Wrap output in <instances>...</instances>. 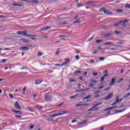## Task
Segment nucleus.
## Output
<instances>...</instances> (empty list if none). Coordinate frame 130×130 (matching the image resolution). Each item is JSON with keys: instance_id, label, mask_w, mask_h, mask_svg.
I'll use <instances>...</instances> for the list:
<instances>
[{"instance_id": "1", "label": "nucleus", "mask_w": 130, "mask_h": 130, "mask_svg": "<svg viewBox=\"0 0 130 130\" xmlns=\"http://www.w3.org/2000/svg\"><path fill=\"white\" fill-rule=\"evenodd\" d=\"M16 34H17L18 35H22V36H24V37H29V38H30V39H32V40H36V39L33 37H37V36L34 35H28V30L18 31L17 32Z\"/></svg>"}, {"instance_id": "2", "label": "nucleus", "mask_w": 130, "mask_h": 130, "mask_svg": "<svg viewBox=\"0 0 130 130\" xmlns=\"http://www.w3.org/2000/svg\"><path fill=\"white\" fill-rule=\"evenodd\" d=\"M69 112L68 111H60V112L54 114H52L49 115V117H55V116H61Z\"/></svg>"}, {"instance_id": "3", "label": "nucleus", "mask_w": 130, "mask_h": 130, "mask_svg": "<svg viewBox=\"0 0 130 130\" xmlns=\"http://www.w3.org/2000/svg\"><path fill=\"white\" fill-rule=\"evenodd\" d=\"M102 104V102L99 103L95 105H94L93 107H92L91 108H89L88 110V111H95L96 110H99V108H97V107L101 105Z\"/></svg>"}, {"instance_id": "4", "label": "nucleus", "mask_w": 130, "mask_h": 130, "mask_svg": "<svg viewBox=\"0 0 130 130\" xmlns=\"http://www.w3.org/2000/svg\"><path fill=\"white\" fill-rule=\"evenodd\" d=\"M14 106L16 109H18V110H21V106H20V105H19V102H16L14 104Z\"/></svg>"}, {"instance_id": "5", "label": "nucleus", "mask_w": 130, "mask_h": 130, "mask_svg": "<svg viewBox=\"0 0 130 130\" xmlns=\"http://www.w3.org/2000/svg\"><path fill=\"white\" fill-rule=\"evenodd\" d=\"M119 103H120V101L118 99V96H117L116 99V101L113 104H112V106H113V105H116V104H118Z\"/></svg>"}, {"instance_id": "6", "label": "nucleus", "mask_w": 130, "mask_h": 130, "mask_svg": "<svg viewBox=\"0 0 130 130\" xmlns=\"http://www.w3.org/2000/svg\"><path fill=\"white\" fill-rule=\"evenodd\" d=\"M45 101H47V102L51 101V100H52V96L50 95L46 96H45Z\"/></svg>"}, {"instance_id": "7", "label": "nucleus", "mask_w": 130, "mask_h": 130, "mask_svg": "<svg viewBox=\"0 0 130 130\" xmlns=\"http://www.w3.org/2000/svg\"><path fill=\"white\" fill-rule=\"evenodd\" d=\"M115 80H116V77L115 78H112V80L110 82L109 86H113V85L115 84Z\"/></svg>"}, {"instance_id": "8", "label": "nucleus", "mask_w": 130, "mask_h": 130, "mask_svg": "<svg viewBox=\"0 0 130 130\" xmlns=\"http://www.w3.org/2000/svg\"><path fill=\"white\" fill-rule=\"evenodd\" d=\"M113 97V93L112 92L108 95V96L106 98L105 100H108V99H110V98H112Z\"/></svg>"}, {"instance_id": "9", "label": "nucleus", "mask_w": 130, "mask_h": 130, "mask_svg": "<svg viewBox=\"0 0 130 130\" xmlns=\"http://www.w3.org/2000/svg\"><path fill=\"white\" fill-rule=\"evenodd\" d=\"M51 28V26H47L46 27H43L41 28L40 30L41 31H45L46 30H48L49 29H50Z\"/></svg>"}, {"instance_id": "10", "label": "nucleus", "mask_w": 130, "mask_h": 130, "mask_svg": "<svg viewBox=\"0 0 130 130\" xmlns=\"http://www.w3.org/2000/svg\"><path fill=\"white\" fill-rule=\"evenodd\" d=\"M19 49L20 50H25V51H27V50H29V47H25V46H23V47H21L19 48Z\"/></svg>"}, {"instance_id": "11", "label": "nucleus", "mask_w": 130, "mask_h": 130, "mask_svg": "<svg viewBox=\"0 0 130 130\" xmlns=\"http://www.w3.org/2000/svg\"><path fill=\"white\" fill-rule=\"evenodd\" d=\"M64 60H66V61L62 63V67H63V66H66V64H67V63H69V61H70V59L65 58Z\"/></svg>"}, {"instance_id": "12", "label": "nucleus", "mask_w": 130, "mask_h": 130, "mask_svg": "<svg viewBox=\"0 0 130 130\" xmlns=\"http://www.w3.org/2000/svg\"><path fill=\"white\" fill-rule=\"evenodd\" d=\"M20 41H23V42H25V43H30V41L27 39H20Z\"/></svg>"}, {"instance_id": "13", "label": "nucleus", "mask_w": 130, "mask_h": 130, "mask_svg": "<svg viewBox=\"0 0 130 130\" xmlns=\"http://www.w3.org/2000/svg\"><path fill=\"white\" fill-rule=\"evenodd\" d=\"M104 14H106V15H111V14H112V12L111 11L106 10L104 11Z\"/></svg>"}, {"instance_id": "14", "label": "nucleus", "mask_w": 130, "mask_h": 130, "mask_svg": "<svg viewBox=\"0 0 130 130\" xmlns=\"http://www.w3.org/2000/svg\"><path fill=\"white\" fill-rule=\"evenodd\" d=\"M41 83H42V80H37L35 81L36 85H39V84H41Z\"/></svg>"}, {"instance_id": "15", "label": "nucleus", "mask_w": 130, "mask_h": 130, "mask_svg": "<svg viewBox=\"0 0 130 130\" xmlns=\"http://www.w3.org/2000/svg\"><path fill=\"white\" fill-rule=\"evenodd\" d=\"M130 93H127L123 96V99H126L129 97Z\"/></svg>"}, {"instance_id": "16", "label": "nucleus", "mask_w": 130, "mask_h": 130, "mask_svg": "<svg viewBox=\"0 0 130 130\" xmlns=\"http://www.w3.org/2000/svg\"><path fill=\"white\" fill-rule=\"evenodd\" d=\"M122 22H123L125 24H127V23H128L129 21L128 19H126L124 21H119V24L122 23Z\"/></svg>"}, {"instance_id": "17", "label": "nucleus", "mask_w": 130, "mask_h": 130, "mask_svg": "<svg viewBox=\"0 0 130 130\" xmlns=\"http://www.w3.org/2000/svg\"><path fill=\"white\" fill-rule=\"evenodd\" d=\"M87 120H83L81 121L79 123L81 125H83L85 124L86 123V122H87Z\"/></svg>"}, {"instance_id": "18", "label": "nucleus", "mask_w": 130, "mask_h": 130, "mask_svg": "<svg viewBox=\"0 0 130 130\" xmlns=\"http://www.w3.org/2000/svg\"><path fill=\"white\" fill-rule=\"evenodd\" d=\"M58 37V38H68V36L64 35H60Z\"/></svg>"}, {"instance_id": "19", "label": "nucleus", "mask_w": 130, "mask_h": 130, "mask_svg": "<svg viewBox=\"0 0 130 130\" xmlns=\"http://www.w3.org/2000/svg\"><path fill=\"white\" fill-rule=\"evenodd\" d=\"M105 45H112L113 44V43L112 42H107L105 43Z\"/></svg>"}, {"instance_id": "20", "label": "nucleus", "mask_w": 130, "mask_h": 130, "mask_svg": "<svg viewBox=\"0 0 130 130\" xmlns=\"http://www.w3.org/2000/svg\"><path fill=\"white\" fill-rule=\"evenodd\" d=\"M125 110V109H123L122 110H118L116 111V113H120V112H123Z\"/></svg>"}, {"instance_id": "21", "label": "nucleus", "mask_w": 130, "mask_h": 130, "mask_svg": "<svg viewBox=\"0 0 130 130\" xmlns=\"http://www.w3.org/2000/svg\"><path fill=\"white\" fill-rule=\"evenodd\" d=\"M85 104H78L75 105V107H80V106H84Z\"/></svg>"}, {"instance_id": "22", "label": "nucleus", "mask_w": 130, "mask_h": 130, "mask_svg": "<svg viewBox=\"0 0 130 130\" xmlns=\"http://www.w3.org/2000/svg\"><path fill=\"white\" fill-rule=\"evenodd\" d=\"M48 121H53V119L51 118V117H49L46 119Z\"/></svg>"}, {"instance_id": "23", "label": "nucleus", "mask_w": 130, "mask_h": 130, "mask_svg": "<svg viewBox=\"0 0 130 130\" xmlns=\"http://www.w3.org/2000/svg\"><path fill=\"white\" fill-rule=\"evenodd\" d=\"M90 97H91V95L88 94V95H87V96L84 98L83 99V100H87V99H89V98H90Z\"/></svg>"}, {"instance_id": "24", "label": "nucleus", "mask_w": 130, "mask_h": 130, "mask_svg": "<svg viewBox=\"0 0 130 130\" xmlns=\"http://www.w3.org/2000/svg\"><path fill=\"white\" fill-rule=\"evenodd\" d=\"M103 35L106 37H109V36H111V35H112V34H103Z\"/></svg>"}, {"instance_id": "25", "label": "nucleus", "mask_w": 130, "mask_h": 130, "mask_svg": "<svg viewBox=\"0 0 130 130\" xmlns=\"http://www.w3.org/2000/svg\"><path fill=\"white\" fill-rule=\"evenodd\" d=\"M96 43L98 44V43H101V42H103V40L101 39V40H96Z\"/></svg>"}, {"instance_id": "26", "label": "nucleus", "mask_w": 130, "mask_h": 130, "mask_svg": "<svg viewBox=\"0 0 130 130\" xmlns=\"http://www.w3.org/2000/svg\"><path fill=\"white\" fill-rule=\"evenodd\" d=\"M105 87V86L104 85H102L98 88V90H102V89H104Z\"/></svg>"}, {"instance_id": "27", "label": "nucleus", "mask_w": 130, "mask_h": 130, "mask_svg": "<svg viewBox=\"0 0 130 130\" xmlns=\"http://www.w3.org/2000/svg\"><path fill=\"white\" fill-rule=\"evenodd\" d=\"M13 5L15 7H22V5L21 4H18L14 3Z\"/></svg>"}, {"instance_id": "28", "label": "nucleus", "mask_w": 130, "mask_h": 130, "mask_svg": "<svg viewBox=\"0 0 130 130\" xmlns=\"http://www.w3.org/2000/svg\"><path fill=\"white\" fill-rule=\"evenodd\" d=\"M69 82L70 83H75V82H77L76 79H70Z\"/></svg>"}, {"instance_id": "29", "label": "nucleus", "mask_w": 130, "mask_h": 130, "mask_svg": "<svg viewBox=\"0 0 130 130\" xmlns=\"http://www.w3.org/2000/svg\"><path fill=\"white\" fill-rule=\"evenodd\" d=\"M89 82H90L92 84H94V83L95 85H96V83H97V81H96V80H89Z\"/></svg>"}, {"instance_id": "30", "label": "nucleus", "mask_w": 130, "mask_h": 130, "mask_svg": "<svg viewBox=\"0 0 130 130\" xmlns=\"http://www.w3.org/2000/svg\"><path fill=\"white\" fill-rule=\"evenodd\" d=\"M101 92V91H100V90H96V91L93 93V94H94V95H97V94H99Z\"/></svg>"}, {"instance_id": "31", "label": "nucleus", "mask_w": 130, "mask_h": 130, "mask_svg": "<svg viewBox=\"0 0 130 130\" xmlns=\"http://www.w3.org/2000/svg\"><path fill=\"white\" fill-rule=\"evenodd\" d=\"M94 86H95V84L91 83V84H89L88 87L89 88H93V87H94Z\"/></svg>"}, {"instance_id": "32", "label": "nucleus", "mask_w": 130, "mask_h": 130, "mask_svg": "<svg viewBox=\"0 0 130 130\" xmlns=\"http://www.w3.org/2000/svg\"><path fill=\"white\" fill-rule=\"evenodd\" d=\"M117 13H122L123 11L122 9H119L116 10Z\"/></svg>"}, {"instance_id": "33", "label": "nucleus", "mask_w": 130, "mask_h": 130, "mask_svg": "<svg viewBox=\"0 0 130 130\" xmlns=\"http://www.w3.org/2000/svg\"><path fill=\"white\" fill-rule=\"evenodd\" d=\"M12 111L13 112H15V113H19H19H20V114H22V112H21L20 111H16L15 110H12Z\"/></svg>"}, {"instance_id": "34", "label": "nucleus", "mask_w": 130, "mask_h": 130, "mask_svg": "<svg viewBox=\"0 0 130 130\" xmlns=\"http://www.w3.org/2000/svg\"><path fill=\"white\" fill-rule=\"evenodd\" d=\"M94 39V37H92L91 38L88 39L87 41V42H90V41H92Z\"/></svg>"}, {"instance_id": "35", "label": "nucleus", "mask_w": 130, "mask_h": 130, "mask_svg": "<svg viewBox=\"0 0 130 130\" xmlns=\"http://www.w3.org/2000/svg\"><path fill=\"white\" fill-rule=\"evenodd\" d=\"M73 23H74L75 24L77 23H79V24H81V21H80V20H75L73 22Z\"/></svg>"}, {"instance_id": "36", "label": "nucleus", "mask_w": 130, "mask_h": 130, "mask_svg": "<svg viewBox=\"0 0 130 130\" xmlns=\"http://www.w3.org/2000/svg\"><path fill=\"white\" fill-rule=\"evenodd\" d=\"M89 90V88H86V89H83L81 90H79L77 91V92H80V91H88Z\"/></svg>"}, {"instance_id": "37", "label": "nucleus", "mask_w": 130, "mask_h": 130, "mask_svg": "<svg viewBox=\"0 0 130 130\" xmlns=\"http://www.w3.org/2000/svg\"><path fill=\"white\" fill-rule=\"evenodd\" d=\"M105 10V8H102L100 9V12H103L104 13Z\"/></svg>"}, {"instance_id": "38", "label": "nucleus", "mask_w": 130, "mask_h": 130, "mask_svg": "<svg viewBox=\"0 0 130 130\" xmlns=\"http://www.w3.org/2000/svg\"><path fill=\"white\" fill-rule=\"evenodd\" d=\"M115 107H116V106H114V107L108 108L107 109H106V110H109L110 109H113L115 108Z\"/></svg>"}, {"instance_id": "39", "label": "nucleus", "mask_w": 130, "mask_h": 130, "mask_svg": "<svg viewBox=\"0 0 130 130\" xmlns=\"http://www.w3.org/2000/svg\"><path fill=\"white\" fill-rule=\"evenodd\" d=\"M41 55H43V53H41V52H38V56L39 57H40V56H41Z\"/></svg>"}, {"instance_id": "40", "label": "nucleus", "mask_w": 130, "mask_h": 130, "mask_svg": "<svg viewBox=\"0 0 130 130\" xmlns=\"http://www.w3.org/2000/svg\"><path fill=\"white\" fill-rule=\"evenodd\" d=\"M82 72L81 71H76L74 72V74H81Z\"/></svg>"}, {"instance_id": "41", "label": "nucleus", "mask_w": 130, "mask_h": 130, "mask_svg": "<svg viewBox=\"0 0 130 130\" xmlns=\"http://www.w3.org/2000/svg\"><path fill=\"white\" fill-rule=\"evenodd\" d=\"M114 33H115V34H117V35L121 34V32L118 31L117 30L114 31Z\"/></svg>"}, {"instance_id": "42", "label": "nucleus", "mask_w": 130, "mask_h": 130, "mask_svg": "<svg viewBox=\"0 0 130 130\" xmlns=\"http://www.w3.org/2000/svg\"><path fill=\"white\" fill-rule=\"evenodd\" d=\"M76 96H78V94H75L72 96H70V99H74V98H76Z\"/></svg>"}, {"instance_id": "43", "label": "nucleus", "mask_w": 130, "mask_h": 130, "mask_svg": "<svg viewBox=\"0 0 130 130\" xmlns=\"http://www.w3.org/2000/svg\"><path fill=\"white\" fill-rule=\"evenodd\" d=\"M105 58L104 57H101L100 58H99V60L100 61H103V60H104Z\"/></svg>"}, {"instance_id": "44", "label": "nucleus", "mask_w": 130, "mask_h": 130, "mask_svg": "<svg viewBox=\"0 0 130 130\" xmlns=\"http://www.w3.org/2000/svg\"><path fill=\"white\" fill-rule=\"evenodd\" d=\"M123 81V78H120L119 80H118L117 83H121Z\"/></svg>"}, {"instance_id": "45", "label": "nucleus", "mask_w": 130, "mask_h": 130, "mask_svg": "<svg viewBox=\"0 0 130 130\" xmlns=\"http://www.w3.org/2000/svg\"><path fill=\"white\" fill-rule=\"evenodd\" d=\"M54 67H62V64H56Z\"/></svg>"}, {"instance_id": "46", "label": "nucleus", "mask_w": 130, "mask_h": 130, "mask_svg": "<svg viewBox=\"0 0 130 130\" xmlns=\"http://www.w3.org/2000/svg\"><path fill=\"white\" fill-rule=\"evenodd\" d=\"M75 58L76 59H77V60H79L80 59V56L79 55L75 56Z\"/></svg>"}, {"instance_id": "47", "label": "nucleus", "mask_w": 130, "mask_h": 130, "mask_svg": "<svg viewBox=\"0 0 130 130\" xmlns=\"http://www.w3.org/2000/svg\"><path fill=\"white\" fill-rule=\"evenodd\" d=\"M16 118H22V115H15Z\"/></svg>"}, {"instance_id": "48", "label": "nucleus", "mask_w": 130, "mask_h": 130, "mask_svg": "<svg viewBox=\"0 0 130 130\" xmlns=\"http://www.w3.org/2000/svg\"><path fill=\"white\" fill-rule=\"evenodd\" d=\"M64 104V102H62L60 103L59 105H58V106L59 107L62 106V105H63Z\"/></svg>"}, {"instance_id": "49", "label": "nucleus", "mask_w": 130, "mask_h": 130, "mask_svg": "<svg viewBox=\"0 0 130 130\" xmlns=\"http://www.w3.org/2000/svg\"><path fill=\"white\" fill-rule=\"evenodd\" d=\"M104 80H105V78L104 76L101 77V79H100V81L101 82H102L103 81H104Z\"/></svg>"}, {"instance_id": "50", "label": "nucleus", "mask_w": 130, "mask_h": 130, "mask_svg": "<svg viewBox=\"0 0 130 130\" xmlns=\"http://www.w3.org/2000/svg\"><path fill=\"white\" fill-rule=\"evenodd\" d=\"M92 75H93V76L94 77H96V76H98V73H97V72L93 73Z\"/></svg>"}, {"instance_id": "51", "label": "nucleus", "mask_w": 130, "mask_h": 130, "mask_svg": "<svg viewBox=\"0 0 130 130\" xmlns=\"http://www.w3.org/2000/svg\"><path fill=\"white\" fill-rule=\"evenodd\" d=\"M99 97H100V94H95V95H94V98H99Z\"/></svg>"}, {"instance_id": "52", "label": "nucleus", "mask_w": 130, "mask_h": 130, "mask_svg": "<svg viewBox=\"0 0 130 130\" xmlns=\"http://www.w3.org/2000/svg\"><path fill=\"white\" fill-rule=\"evenodd\" d=\"M125 8H126V9H130V4L125 5Z\"/></svg>"}, {"instance_id": "53", "label": "nucleus", "mask_w": 130, "mask_h": 130, "mask_svg": "<svg viewBox=\"0 0 130 130\" xmlns=\"http://www.w3.org/2000/svg\"><path fill=\"white\" fill-rule=\"evenodd\" d=\"M26 89H27V88L26 87H23V93H25L26 92Z\"/></svg>"}, {"instance_id": "54", "label": "nucleus", "mask_w": 130, "mask_h": 130, "mask_svg": "<svg viewBox=\"0 0 130 130\" xmlns=\"http://www.w3.org/2000/svg\"><path fill=\"white\" fill-rule=\"evenodd\" d=\"M121 26L122 27H125V23L124 22H122Z\"/></svg>"}, {"instance_id": "55", "label": "nucleus", "mask_w": 130, "mask_h": 130, "mask_svg": "<svg viewBox=\"0 0 130 130\" xmlns=\"http://www.w3.org/2000/svg\"><path fill=\"white\" fill-rule=\"evenodd\" d=\"M21 70H28V69L23 66V67L21 68Z\"/></svg>"}, {"instance_id": "56", "label": "nucleus", "mask_w": 130, "mask_h": 130, "mask_svg": "<svg viewBox=\"0 0 130 130\" xmlns=\"http://www.w3.org/2000/svg\"><path fill=\"white\" fill-rule=\"evenodd\" d=\"M72 123H74V122H78V120L75 119L72 121Z\"/></svg>"}, {"instance_id": "57", "label": "nucleus", "mask_w": 130, "mask_h": 130, "mask_svg": "<svg viewBox=\"0 0 130 130\" xmlns=\"http://www.w3.org/2000/svg\"><path fill=\"white\" fill-rule=\"evenodd\" d=\"M9 95L11 99H13V98H14V96L12 94L10 93Z\"/></svg>"}, {"instance_id": "58", "label": "nucleus", "mask_w": 130, "mask_h": 130, "mask_svg": "<svg viewBox=\"0 0 130 130\" xmlns=\"http://www.w3.org/2000/svg\"><path fill=\"white\" fill-rule=\"evenodd\" d=\"M118 44H119V45H123V42H118Z\"/></svg>"}, {"instance_id": "59", "label": "nucleus", "mask_w": 130, "mask_h": 130, "mask_svg": "<svg viewBox=\"0 0 130 130\" xmlns=\"http://www.w3.org/2000/svg\"><path fill=\"white\" fill-rule=\"evenodd\" d=\"M90 62L91 63H94V62H95V61H94V60H93V59H91V60H90Z\"/></svg>"}, {"instance_id": "60", "label": "nucleus", "mask_w": 130, "mask_h": 130, "mask_svg": "<svg viewBox=\"0 0 130 130\" xmlns=\"http://www.w3.org/2000/svg\"><path fill=\"white\" fill-rule=\"evenodd\" d=\"M110 87H109L106 88H105V91H108V90H110Z\"/></svg>"}, {"instance_id": "61", "label": "nucleus", "mask_w": 130, "mask_h": 130, "mask_svg": "<svg viewBox=\"0 0 130 130\" xmlns=\"http://www.w3.org/2000/svg\"><path fill=\"white\" fill-rule=\"evenodd\" d=\"M32 97H33V98H34V99H35V98H36V97H37V95L34 94L32 95Z\"/></svg>"}, {"instance_id": "62", "label": "nucleus", "mask_w": 130, "mask_h": 130, "mask_svg": "<svg viewBox=\"0 0 130 130\" xmlns=\"http://www.w3.org/2000/svg\"><path fill=\"white\" fill-rule=\"evenodd\" d=\"M119 24L120 23L119 22V23H115L114 25L116 26V27H118V26H119Z\"/></svg>"}, {"instance_id": "63", "label": "nucleus", "mask_w": 130, "mask_h": 130, "mask_svg": "<svg viewBox=\"0 0 130 130\" xmlns=\"http://www.w3.org/2000/svg\"><path fill=\"white\" fill-rule=\"evenodd\" d=\"M81 7H83V5H82L81 4H78L77 5V8H81Z\"/></svg>"}, {"instance_id": "64", "label": "nucleus", "mask_w": 130, "mask_h": 130, "mask_svg": "<svg viewBox=\"0 0 130 130\" xmlns=\"http://www.w3.org/2000/svg\"><path fill=\"white\" fill-rule=\"evenodd\" d=\"M7 61V59H2V62H6Z\"/></svg>"}]
</instances>
